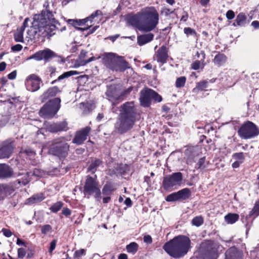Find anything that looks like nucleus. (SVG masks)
<instances>
[{
  "instance_id": "7",
  "label": "nucleus",
  "mask_w": 259,
  "mask_h": 259,
  "mask_svg": "<svg viewBox=\"0 0 259 259\" xmlns=\"http://www.w3.org/2000/svg\"><path fill=\"white\" fill-rule=\"evenodd\" d=\"M238 133L242 139H250L259 135V128L253 122L248 121L240 126Z\"/></svg>"
},
{
  "instance_id": "3",
  "label": "nucleus",
  "mask_w": 259,
  "mask_h": 259,
  "mask_svg": "<svg viewBox=\"0 0 259 259\" xmlns=\"http://www.w3.org/2000/svg\"><path fill=\"white\" fill-rule=\"evenodd\" d=\"M191 248V240L188 237L179 235L166 242L163 248L170 256L180 258L188 252Z\"/></svg>"
},
{
  "instance_id": "26",
  "label": "nucleus",
  "mask_w": 259,
  "mask_h": 259,
  "mask_svg": "<svg viewBox=\"0 0 259 259\" xmlns=\"http://www.w3.org/2000/svg\"><path fill=\"white\" fill-rule=\"evenodd\" d=\"M45 198V197L42 193L34 195L31 197L27 199L26 203L27 204H32L39 202L43 200Z\"/></svg>"
},
{
  "instance_id": "37",
  "label": "nucleus",
  "mask_w": 259,
  "mask_h": 259,
  "mask_svg": "<svg viewBox=\"0 0 259 259\" xmlns=\"http://www.w3.org/2000/svg\"><path fill=\"white\" fill-rule=\"evenodd\" d=\"M232 157L241 163H243L245 159L244 154L242 152L235 153L233 154Z\"/></svg>"
},
{
  "instance_id": "33",
  "label": "nucleus",
  "mask_w": 259,
  "mask_h": 259,
  "mask_svg": "<svg viewBox=\"0 0 259 259\" xmlns=\"http://www.w3.org/2000/svg\"><path fill=\"white\" fill-rule=\"evenodd\" d=\"M208 87V81L203 80L197 83L196 87L193 89V92L196 93L198 91L204 90Z\"/></svg>"
},
{
  "instance_id": "25",
  "label": "nucleus",
  "mask_w": 259,
  "mask_h": 259,
  "mask_svg": "<svg viewBox=\"0 0 259 259\" xmlns=\"http://www.w3.org/2000/svg\"><path fill=\"white\" fill-rule=\"evenodd\" d=\"M210 247L208 248V256L210 259H217L218 257V247L216 244L210 243Z\"/></svg>"
},
{
  "instance_id": "54",
  "label": "nucleus",
  "mask_w": 259,
  "mask_h": 259,
  "mask_svg": "<svg viewBox=\"0 0 259 259\" xmlns=\"http://www.w3.org/2000/svg\"><path fill=\"white\" fill-rule=\"evenodd\" d=\"M205 162V157L200 158L197 163V168H201Z\"/></svg>"
},
{
  "instance_id": "31",
  "label": "nucleus",
  "mask_w": 259,
  "mask_h": 259,
  "mask_svg": "<svg viewBox=\"0 0 259 259\" xmlns=\"http://www.w3.org/2000/svg\"><path fill=\"white\" fill-rule=\"evenodd\" d=\"M179 200H186L191 195V192L189 189L185 188L177 192Z\"/></svg>"
},
{
  "instance_id": "53",
  "label": "nucleus",
  "mask_w": 259,
  "mask_h": 259,
  "mask_svg": "<svg viewBox=\"0 0 259 259\" xmlns=\"http://www.w3.org/2000/svg\"><path fill=\"white\" fill-rule=\"evenodd\" d=\"M57 241L56 240H53L50 243V247L49 248L50 253H52V252L55 249L56 246Z\"/></svg>"
},
{
  "instance_id": "56",
  "label": "nucleus",
  "mask_w": 259,
  "mask_h": 259,
  "mask_svg": "<svg viewBox=\"0 0 259 259\" xmlns=\"http://www.w3.org/2000/svg\"><path fill=\"white\" fill-rule=\"evenodd\" d=\"M17 75V71L14 70L11 73H9L8 75V77L9 79H14L16 78Z\"/></svg>"
},
{
  "instance_id": "39",
  "label": "nucleus",
  "mask_w": 259,
  "mask_h": 259,
  "mask_svg": "<svg viewBox=\"0 0 259 259\" xmlns=\"http://www.w3.org/2000/svg\"><path fill=\"white\" fill-rule=\"evenodd\" d=\"M203 223V219L202 217H196L192 220V224L193 225L196 227L201 226Z\"/></svg>"
},
{
  "instance_id": "63",
  "label": "nucleus",
  "mask_w": 259,
  "mask_h": 259,
  "mask_svg": "<svg viewBox=\"0 0 259 259\" xmlns=\"http://www.w3.org/2000/svg\"><path fill=\"white\" fill-rule=\"evenodd\" d=\"M242 163L241 162H239V161H237L236 160L235 162H234L232 164V166L233 168H238L239 167L240 165Z\"/></svg>"
},
{
  "instance_id": "5",
  "label": "nucleus",
  "mask_w": 259,
  "mask_h": 259,
  "mask_svg": "<svg viewBox=\"0 0 259 259\" xmlns=\"http://www.w3.org/2000/svg\"><path fill=\"white\" fill-rule=\"evenodd\" d=\"M60 103L59 98L50 100L40 110V116L45 118L53 117L60 108Z\"/></svg>"
},
{
  "instance_id": "11",
  "label": "nucleus",
  "mask_w": 259,
  "mask_h": 259,
  "mask_svg": "<svg viewBox=\"0 0 259 259\" xmlns=\"http://www.w3.org/2000/svg\"><path fill=\"white\" fill-rule=\"evenodd\" d=\"M41 82V79L38 75L32 74L27 77L25 83L28 91L34 92L39 89Z\"/></svg>"
},
{
  "instance_id": "28",
  "label": "nucleus",
  "mask_w": 259,
  "mask_h": 259,
  "mask_svg": "<svg viewBox=\"0 0 259 259\" xmlns=\"http://www.w3.org/2000/svg\"><path fill=\"white\" fill-rule=\"evenodd\" d=\"M79 73L74 70H71L67 72H65L64 73H63L62 75H60L57 79L53 80L52 81L51 84H54L56 83L57 81H60L63 79L68 78L71 76L74 75H77Z\"/></svg>"
},
{
  "instance_id": "27",
  "label": "nucleus",
  "mask_w": 259,
  "mask_h": 259,
  "mask_svg": "<svg viewBox=\"0 0 259 259\" xmlns=\"http://www.w3.org/2000/svg\"><path fill=\"white\" fill-rule=\"evenodd\" d=\"M227 60V57L223 54H218L217 55L213 60L214 64L218 66L224 65Z\"/></svg>"
},
{
  "instance_id": "41",
  "label": "nucleus",
  "mask_w": 259,
  "mask_h": 259,
  "mask_svg": "<svg viewBox=\"0 0 259 259\" xmlns=\"http://www.w3.org/2000/svg\"><path fill=\"white\" fill-rule=\"evenodd\" d=\"M186 78L184 76H182L177 78L176 82V85L177 88H181L184 86Z\"/></svg>"
},
{
  "instance_id": "47",
  "label": "nucleus",
  "mask_w": 259,
  "mask_h": 259,
  "mask_svg": "<svg viewBox=\"0 0 259 259\" xmlns=\"http://www.w3.org/2000/svg\"><path fill=\"white\" fill-rule=\"evenodd\" d=\"M184 32L185 34H186L187 36L191 35H196V32L194 29H192L190 27H185L184 29Z\"/></svg>"
},
{
  "instance_id": "36",
  "label": "nucleus",
  "mask_w": 259,
  "mask_h": 259,
  "mask_svg": "<svg viewBox=\"0 0 259 259\" xmlns=\"http://www.w3.org/2000/svg\"><path fill=\"white\" fill-rule=\"evenodd\" d=\"M113 191L114 189L111 185L106 184L102 189V193L104 195H109Z\"/></svg>"
},
{
  "instance_id": "24",
  "label": "nucleus",
  "mask_w": 259,
  "mask_h": 259,
  "mask_svg": "<svg viewBox=\"0 0 259 259\" xmlns=\"http://www.w3.org/2000/svg\"><path fill=\"white\" fill-rule=\"evenodd\" d=\"M12 175L11 168L5 164H0V178H5L10 177Z\"/></svg>"
},
{
  "instance_id": "62",
  "label": "nucleus",
  "mask_w": 259,
  "mask_h": 259,
  "mask_svg": "<svg viewBox=\"0 0 259 259\" xmlns=\"http://www.w3.org/2000/svg\"><path fill=\"white\" fill-rule=\"evenodd\" d=\"M124 204L127 206H131L132 205V202L130 198H126L124 202Z\"/></svg>"
},
{
  "instance_id": "60",
  "label": "nucleus",
  "mask_w": 259,
  "mask_h": 259,
  "mask_svg": "<svg viewBox=\"0 0 259 259\" xmlns=\"http://www.w3.org/2000/svg\"><path fill=\"white\" fill-rule=\"evenodd\" d=\"M33 175L37 177H41L42 172L38 169H35L33 171Z\"/></svg>"
},
{
  "instance_id": "59",
  "label": "nucleus",
  "mask_w": 259,
  "mask_h": 259,
  "mask_svg": "<svg viewBox=\"0 0 259 259\" xmlns=\"http://www.w3.org/2000/svg\"><path fill=\"white\" fill-rule=\"evenodd\" d=\"M144 241L147 243H151L152 242V239L150 235H146L144 237Z\"/></svg>"
},
{
  "instance_id": "6",
  "label": "nucleus",
  "mask_w": 259,
  "mask_h": 259,
  "mask_svg": "<svg viewBox=\"0 0 259 259\" xmlns=\"http://www.w3.org/2000/svg\"><path fill=\"white\" fill-rule=\"evenodd\" d=\"M83 194L89 198V196L94 195L95 198L100 200L101 198L100 188L96 179L91 176H87L83 187Z\"/></svg>"
},
{
  "instance_id": "1",
  "label": "nucleus",
  "mask_w": 259,
  "mask_h": 259,
  "mask_svg": "<svg viewBox=\"0 0 259 259\" xmlns=\"http://www.w3.org/2000/svg\"><path fill=\"white\" fill-rule=\"evenodd\" d=\"M58 22L55 19L52 12L43 10L40 14L34 15L32 26L28 31L30 37L34 38L38 34L39 36H50L55 34Z\"/></svg>"
},
{
  "instance_id": "50",
  "label": "nucleus",
  "mask_w": 259,
  "mask_h": 259,
  "mask_svg": "<svg viewBox=\"0 0 259 259\" xmlns=\"http://www.w3.org/2000/svg\"><path fill=\"white\" fill-rule=\"evenodd\" d=\"M226 17L229 20H232L235 17V13L232 10H229L226 13Z\"/></svg>"
},
{
  "instance_id": "52",
  "label": "nucleus",
  "mask_w": 259,
  "mask_h": 259,
  "mask_svg": "<svg viewBox=\"0 0 259 259\" xmlns=\"http://www.w3.org/2000/svg\"><path fill=\"white\" fill-rule=\"evenodd\" d=\"M22 49V45L20 44H17L12 47L11 50L13 52H19Z\"/></svg>"
},
{
  "instance_id": "18",
  "label": "nucleus",
  "mask_w": 259,
  "mask_h": 259,
  "mask_svg": "<svg viewBox=\"0 0 259 259\" xmlns=\"http://www.w3.org/2000/svg\"><path fill=\"white\" fill-rule=\"evenodd\" d=\"M102 15V12L100 10H97L94 13H93L90 17L84 19L79 20L69 19L68 20V22L69 23L72 24L74 27H76L77 26H81L85 24L89 21L92 22V20L95 17L101 16Z\"/></svg>"
},
{
  "instance_id": "19",
  "label": "nucleus",
  "mask_w": 259,
  "mask_h": 259,
  "mask_svg": "<svg viewBox=\"0 0 259 259\" xmlns=\"http://www.w3.org/2000/svg\"><path fill=\"white\" fill-rule=\"evenodd\" d=\"M14 145L12 142H5L0 148V158H9L14 150Z\"/></svg>"
},
{
  "instance_id": "44",
  "label": "nucleus",
  "mask_w": 259,
  "mask_h": 259,
  "mask_svg": "<svg viewBox=\"0 0 259 259\" xmlns=\"http://www.w3.org/2000/svg\"><path fill=\"white\" fill-rule=\"evenodd\" d=\"M86 250L84 249H80L76 250L74 253V257L77 259H81L82 256L84 255Z\"/></svg>"
},
{
  "instance_id": "34",
  "label": "nucleus",
  "mask_w": 259,
  "mask_h": 259,
  "mask_svg": "<svg viewBox=\"0 0 259 259\" xmlns=\"http://www.w3.org/2000/svg\"><path fill=\"white\" fill-rule=\"evenodd\" d=\"M138 244L136 242H132L126 247L127 251L128 253L135 254L138 250Z\"/></svg>"
},
{
  "instance_id": "46",
  "label": "nucleus",
  "mask_w": 259,
  "mask_h": 259,
  "mask_svg": "<svg viewBox=\"0 0 259 259\" xmlns=\"http://www.w3.org/2000/svg\"><path fill=\"white\" fill-rule=\"evenodd\" d=\"M52 227L50 225H46L41 227V233L46 235L52 230Z\"/></svg>"
},
{
  "instance_id": "21",
  "label": "nucleus",
  "mask_w": 259,
  "mask_h": 259,
  "mask_svg": "<svg viewBox=\"0 0 259 259\" xmlns=\"http://www.w3.org/2000/svg\"><path fill=\"white\" fill-rule=\"evenodd\" d=\"M62 90L58 87L55 86L49 88L44 94L41 95V98L42 101H45L48 99L56 96L58 93H61Z\"/></svg>"
},
{
  "instance_id": "51",
  "label": "nucleus",
  "mask_w": 259,
  "mask_h": 259,
  "mask_svg": "<svg viewBox=\"0 0 259 259\" xmlns=\"http://www.w3.org/2000/svg\"><path fill=\"white\" fill-rule=\"evenodd\" d=\"M100 58V56L97 58H95L94 57H92L87 60L81 61L80 65H82V66L85 65L87 63H90L94 60H95L97 59H99Z\"/></svg>"
},
{
  "instance_id": "20",
  "label": "nucleus",
  "mask_w": 259,
  "mask_h": 259,
  "mask_svg": "<svg viewBox=\"0 0 259 259\" xmlns=\"http://www.w3.org/2000/svg\"><path fill=\"white\" fill-rule=\"evenodd\" d=\"M155 58L158 62L161 63V64L166 62L168 58V53L166 46H162L159 48L155 55Z\"/></svg>"
},
{
  "instance_id": "29",
  "label": "nucleus",
  "mask_w": 259,
  "mask_h": 259,
  "mask_svg": "<svg viewBox=\"0 0 259 259\" xmlns=\"http://www.w3.org/2000/svg\"><path fill=\"white\" fill-rule=\"evenodd\" d=\"M247 17L245 14L243 13H239L236 17L235 21L236 24H233L234 26H243L246 23Z\"/></svg>"
},
{
  "instance_id": "17",
  "label": "nucleus",
  "mask_w": 259,
  "mask_h": 259,
  "mask_svg": "<svg viewBox=\"0 0 259 259\" xmlns=\"http://www.w3.org/2000/svg\"><path fill=\"white\" fill-rule=\"evenodd\" d=\"M67 122L62 121L57 123H46L45 127L47 130L50 132L56 133L67 130Z\"/></svg>"
},
{
  "instance_id": "10",
  "label": "nucleus",
  "mask_w": 259,
  "mask_h": 259,
  "mask_svg": "<svg viewBox=\"0 0 259 259\" xmlns=\"http://www.w3.org/2000/svg\"><path fill=\"white\" fill-rule=\"evenodd\" d=\"M183 180V175L180 172L172 174L163 178L162 185L166 190H171L174 187L181 185Z\"/></svg>"
},
{
  "instance_id": "48",
  "label": "nucleus",
  "mask_w": 259,
  "mask_h": 259,
  "mask_svg": "<svg viewBox=\"0 0 259 259\" xmlns=\"http://www.w3.org/2000/svg\"><path fill=\"white\" fill-rule=\"evenodd\" d=\"M26 249L23 248H19L18 249V257L19 258H23L26 255Z\"/></svg>"
},
{
  "instance_id": "13",
  "label": "nucleus",
  "mask_w": 259,
  "mask_h": 259,
  "mask_svg": "<svg viewBox=\"0 0 259 259\" xmlns=\"http://www.w3.org/2000/svg\"><path fill=\"white\" fill-rule=\"evenodd\" d=\"M55 56V53L50 49L39 51L27 59V60L34 59L37 61L44 60L49 61Z\"/></svg>"
},
{
  "instance_id": "57",
  "label": "nucleus",
  "mask_w": 259,
  "mask_h": 259,
  "mask_svg": "<svg viewBox=\"0 0 259 259\" xmlns=\"http://www.w3.org/2000/svg\"><path fill=\"white\" fill-rule=\"evenodd\" d=\"M71 213V211L68 208H64L62 210V214L65 216H69Z\"/></svg>"
},
{
  "instance_id": "12",
  "label": "nucleus",
  "mask_w": 259,
  "mask_h": 259,
  "mask_svg": "<svg viewBox=\"0 0 259 259\" xmlns=\"http://www.w3.org/2000/svg\"><path fill=\"white\" fill-rule=\"evenodd\" d=\"M119 111V116L136 118V108L133 102H127L123 104L120 106Z\"/></svg>"
},
{
  "instance_id": "9",
  "label": "nucleus",
  "mask_w": 259,
  "mask_h": 259,
  "mask_svg": "<svg viewBox=\"0 0 259 259\" xmlns=\"http://www.w3.org/2000/svg\"><path fill=\"white\" fill-rule=\"evenodd\" d=\"M135 122V118L118 115L115 124V131L119 134L125 133L134 127Z\"/></svg>"
},
{
  "instance_id": "38",
  "label": "nucleus",
  "mask_w": 259,
  "mask_h": 259,
  "mask_svg": "<svg viewBox=\"0 0 259 259\" xmlns=\"http://www.w3.org/2000/svg\"><path fill=\"white\" fill-rule=\"evenodd\" d=\"M63 205L62 202L58 201L51 206L50 209L53 212H57L62 207Z\"/></svg>"
},
{
  "instance_id": "32",
  "label": "nucleus",
  "mask_w": 259,
  "mask_h": 259,
  "mask_svg": "<svg viewBox=\"0 0 259 259\" xmlns=\"http://www.w3.org/2000/svg\"><path fill=\"white\" fill-rule=\"evenodd\" d=\"M23 32V28L17 29V31L14 34V38L16 41L21 42L24 41Z\"/></svg>"
},
{
  "instance_id": "15",
  "label": "nucleus",
  "mask_w": 259,
  "mask_h": 259,
  "mask_svg": "<svg viewBox=\"0 0 259 259\" xmlns=\"http://www.w3.org/2000/svg\"><path fill=\"white\" fill-rule=\"evenodd\" d=\"M91 128L89 126H87L76 132L75 137L73 140V143L77 145L82 144L87 139Z\"/></svg>"
},
{
  "instance_id": "22",
  "label": "nucleus",
  "mask_w": 259,
  "mask_h": 259,
  "mask_svg": "<svg viewBox=\"0 0 259 259\" xmlns=\"http://www.w3.org/2000/svg\"><path fill=\"white\" fill-rule=\"evenodd\" d=\"M226 259H242V253L235 247H231L226 252Z\"/></svg>"
},
{
  "instance_id": "14",
  "label": "nucleus",
  "mask_w": 259,
  "mask_h": 259,
  "mask_svg": "<svg viewBox=\"0 0 259 259\" xmlns=\"http://www.w3.org/2000/svg\"><path fill=\"white\" fill-rule=\"evenodd\" d=\"M131 90V88H128L121 95H119L117 91L115 89L111 88L108 89L106 94L110 101L112 102L113 104H116L118 103V101L121 100V96L128 94Z\"/></svg>"
},
{
  "instance_id": "8",
  "label": "nucleus",
  "mask_w": 259,
  "mask_h": 259,
  "mask_svg": "<svg viewBox=\"0 0 259 259\" xmlns=\"http://www.w3.org/2000/svg\"><path fill=\"white\" fill-rule=\"evenodd\" d=\"M69 146L64 138L56 139L53 141L50 152L59 157H65L69 151Z\"/></svg>"
},
{
  "instance_id": "55",
  "label": "nucleus",
  "mask_w": 259,
  "mask_h": 259,
  "mask_svg": "<svg viewBox=\"0 0 259 259\" xmlns=\"http://www.w3.org/2000/svg\"><path fill=\"white\" fill-rule=\"evenodd\" d=\"M2 232H3L4 235L7 237H9L12 235L11 231L7 229H3Z\"/></svg>"
},
{
  "instance_id": "49",
  "label": "nucleus",
  "mask_w": 259,
  "mask_h": 259,
  "mask_svg": "<svg viewBox=\"0 0 259 259\" xmlns=\"http://www.w3.org/2000/svg\"><path fill=\"white\" fill-rule=\"evenodd\" d=\"M195 56L198 58H199L200 59V60L202 61V63L204 62V59H205V53L204 52V51H200V52H197L195 55Z\"/></svg>"
},
{
  "instance_id": "4",
  "label": "nucleus",
  "mask_w": 259,
  "mask_h": 259,
  "mask_svg": "<svg viewBox=\"0 0 259 259\" xmlns=\"http://www.w3.org/2000/svg\"><path fill=\"white\" fill-rule=\"evenodd\" d=\"M103 62L107 68L113 71H123L130 67L128 63L122 57L118 56L112 53L105 54Z\"/></svg>"
},
{
  "instance_id": "40",
  "label": "nucleus",
  "mask_w": 259,
  "mask_h": 259,
  "mask_svg": "<svg viewBox=\"0 0 259 259\" xmlns=\"http://www.w3.org/2000/svg\"><path fill=\"white\" fill-rule=\"evenodd\" d=\"M259 215V201L257 202L252 210L250 211L249 215L256 217Z\"/></svg>"
},
{
  "instance_id": "61",
  "label": "nucleus",
  "mask_w": 259,
  "mask_h": 259,
  "mask_svg": "<svg viewBox=\"0 0 259 259\" xmlns=\"http://www.w3.org/2000/svg\"><path fill=\"white\" fill-rule=\"evenodd\" d=\"M29 21V19L28 18H26L23 23V26L20 28H23V30L24 31L25 28L28 26V22Z\"/></svg>"
},
{
  "instance_id": "35",
  "label": "nucleus",
  "mask_w": 259,
  "mask_h": 259,
  "mask_svg": "<svg viewBox=\"0 0 259 259\" xmlns=\"http://www.w3.org/2000/svg\"><path fill=\"white\" fill-rule=\"evenodd\" d=\"M102 161L99 159H95L94 160L90 165L88 168V170L90 171H92L93 173L95 172L97 168L99 167L101 164Z\"/></svg>"
},
{
  "instance_id": "58",
  "label": "nucleus",
  "mask_w": 259,
  "mask_h": 259,
  "mask_svg": "<svg viewBox=\"0 0 259 259\" xmlns=\"http://www.w3.org/2000/svg\"><path fill=\"white\" fill-rule=\"evenodd\" d=\"M188 17H189V15H188V13L186 12H184L183 13V15L181 18V21H183V22H186L188 20Z\"/></svg>"
},
{
  "instance_id": "43",
  "label": "nucleus",
  "mask_w": 259,
  "mask_h": 259,
  "mask_svg": "<svg viewBox=\"0 0 259 259\" xmlns=\"http://www.w3.org/2000/svg\"><path fill=\"white\" fill-rule=\"evenodd\" d=\"M179 200V198L177 192L168 195L166 198V200L168 202L176 201Z\"/></svg>"
},
{
  "instance_id": "42",
  "label": "nucleus",
  "mask_w": 259,
  "mask_h": 259,
  "mask_svg": "<svg viewBox=\"0 0 259 259\" xmlns=\"http://www.w3.org/2000/svg\"><path fill=\"white\" fill-rule=\"evenodd\" d=\"M204 66V62L202 63L201 60L195 61L192 63V68L194 70H198L200 68H203Z\"/></svg>"
},
{
  "instance_id": "16",
  "label": "nucleus",
  "mask_w": 259,
  "mask_h": 259,
  "mask_svg": "<svg viewBox=\"0 0 259 259\" xmlns=\"http://www.w3.org/2000/svg\"><path fill=\"white\" fill-rule=\"evenodd\" d=\"M151 90L148 88L143 89L140 93L141 105L144 107H148L152 100Z\"/></svg>"
},
{
  "instance_id": "23",
  "label": "nucleus",
  "mask_w": 259,
  "mask_h": 259,
  "mask_svg": "<svg viewBox=\"0 0 259 259\" xmlns=\"http://www.w3.org/2000/svg\"><path fill=\"white\" fill-rule=\"evenodd\" d=\"M154 35L152 33H148L146 34L141 35L138 36L137 41L140 46L145 45L146 44L152 41L153 39Z\"/></svg>"
},
{
  "instance_id": "45",
  "label": "nucleus",
  "mask_w": 259,
  "mask_h": 259,
  "mask_svg": "<svg viewBox=\"0 0 259 259\" xmlns=\"http://www.w3.org/2000/svg\"><path fill=\"white\" fill-rule=\"evenodd\" d=\"M152 100L155 102H160L162 101V97L157 93L151 90Z\"/></svg>"
},
{
  "instance_id": "30",
  "label": "nucleus",
  "mask_w": 259,
  "mask_h": 259,
  "mask_svg": "<svg viewBox=\"0 0 259 259\" xmlns=\"http://www.w3.org/2000/svg\"><path fill=\"white\" fill-rule=\"evenodd\" d=\"M239 219V215L236 213H229L225 217L226 223L230 224L235 223Z\"/></svg>"
},
{
  "instance_id": "2",
  "label": "nucleus",
  "mask_w": 259,
  "mask_h": 259,
  "mask_svg": "<svg viewBox=\"0 0 259 259\" xmlns=\"http://www.w3.org/2000/svg\"><path fill=\"white\" fill-rule=\"evenodd\" d=\"M128 22L140 31L150 32L158 25L159 14L154 7H146L136 14L130 16Z\"/></svg>"
},
{
  "instance_id": "64",
  "label": "nucleus",
  "mask_w": 259,
  "mask_h": 259,
  "mask_svg": "<svg viewBox=\"0 0 259 259\" xmlns=\"http://www.w3.org/2000/svg\"><path fill=\"white\" fill-rule=\"evenodd\" d=\"M251 25L254 28H259V21H253L251 23Z\"/></svg>"
}]
</instances>
